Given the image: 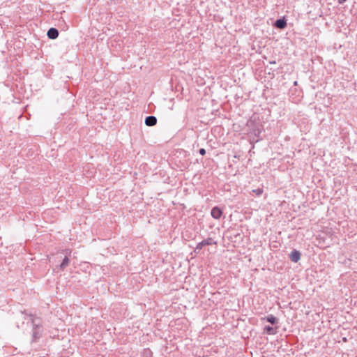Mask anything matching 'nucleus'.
<instances>
[{
    "label": "nucleus",
    "instance_id": "f257e3e1",
    "mask_svg": "<svg viewBox=\"0 0 357 357\" xmlns=\"http://www.w3.org/2000/svg\"><path fill=\"white\" fill-rule=\"evenodd\" d=\"M31 321L33 324L32 337L33 340L36 341L41 337L43 330L39 321L36 319L31 318Z\"/></svg>",
    "mask_w": 357,
    "mask_h": 357
},
{
    "label": "nucleus",
    "instance_id": "f03ea898",
    "mask_svg": "<svg viewBox=\"0 0 357 357\" xmlns=\"http://www.w3.org/2000/svg\"><path fill=\"white\" fill-rule=\"evenodd\" d=\"M213 244H216V242L214 241V240L212 238H207L206 239L203 240L197 245L195 251L196 252L197 250H200L202 249L204 246L210 245Z\"/></svg>",
    "mask_w": 357,
    "mask_h": 357
},
{
    "label": "nucleus",
    "instance_id": "7ed1b4c3",
    "mask_svg": "<svg viewBox=\"0 0 357 357\" xmlns=\"http://www.w3.org/2000/svg\"><path fill=\"white\" fill-rule=\"evenodd\" d=\"M301 252L298 250H294L289 255V258L291 261L296 263L301 259Z\"/></svg>",
    "mask_w": 357,
    "mask_h": 357
},
{
    "label": "nucleus",
    "instance_id": "20e7f679",
    "mask_svg": "<svg viewBox=\"0 0 357 357\" xmlns=\"http://www.w3.org/2000/svg\"><path fill=\"white\" fill-rule=\"evenodd\" d=\"M211 214L213 218L219 219L221 217L222 212L220 208L215 206L211 209Z\"/></svg>",
    "mask_w": 357,
    "mask_h": 357
},
{
    "label": "nucleus",
    "instance_id": "39448f33",
    "mask_svg": "<svg viewBox=\"0 0 357 357\" xmlns=\"http://www.w3.org/2000/svg\"><path fill=\"white\" fill-rule=\"evenodd\" d=\"M157 123V119L154 116H149L145 119V124L147 126H153Z\"/></svg>",
    "mask_w": 357,
    "mask_h": 357
},
{
    "label": "nucleus",
    "instance_id": "423d86ee",
    "mask_svg": "<svg viewBox=\"0 0 357 357\" xmlns=\"http://www.w3.org/2000/svg\"><path fill=\"white\" fill-rule=\"evenodd\" d=\"M275 26L278 28V29H284L287 26V21L283 17V18H280V19H278L275 22V24H274Z\"/></svg>",
    "mask_w": 357,
    "mask_h": 357
},
{
    "label": "nucleus",
    "instance_id": "0eeeda50",
    "mask_svg": "<svg viewBox=\"0 0 357 357\" xmlns=\"http://www.w3.org/2000/svg\"><path fill=\"white\" fill-rule=\"evenodd\" d=\"M47 36L50 39H56L59 36V31L55 28H50L47 31Z\"/></svg>",
    "mask_w": 357,
    "mask_h": 357
},
{
    "label": "nucleus",
    "instance_id": "6e6552de",
    "mask_svg": "<svg viewBox=\"0 0 357 357\" xmlns=\"http://www.w3.org/2000/svg\"><path fill=\"white\" fill-rule=\"evenodd\" d=\"M261 320H266L272 324H275L278 321V319L273 314H269L267 317L261 318Z\"/></svg>",
    "mask_w": 357,
    "mask_h": 357
},
{
    "label": "nucleus",
    "instance_id": "1a4fd4ad",
    "mask_svg": "<svg viewBox=\"0 0 357 357\" xmlns=\"http://www.w3.org/2000/svg\"><path fill=\"white\" fill-rule=\"evenodd\" d=\"M70 264V259H68V257H65L61 262V264H60V268L61 270H63L66 267H67Z\"/></svg>",
    "mask_w": 357,
    "mask_h": 357
},
{
    "label": "nucleus",
    "instance_id": "9d476101",
    "mask_svg": "<svg viewBox=\"0 0 357 357\" xmlns=\"http://www.w3.org/2000/svg\"><path fill=\"white\" fill-rule=\"evenodd\" d=\"M264 331L269 335H273L275 333V329L270 326H266L264 327Z\"/></svg>",
    "mask_w": 357,
    "mask_h": 357
},
{
    "label": "nucleus",
    "instance_id": "9b49d317",
    "mask_svg": "<svg viewBox=\"0 0 357 357\" xmlns=\"http://www.w3.org/2000/svg\"><path fill=\"white\" fill-rule=\"evenodd\" d=\"M254 193L257 196H260L263 193V190L261 188H257L252 190Z\"/></svg>",
    "mask_w": 357,
    "mask_h": 357
},
{
    "label": "nucleus",
    "instance_id": "f8f14e48",
    "mask_svg": "<svg viewBox=\"0 0 357 357\" xmlns=\"http://www.w3.org/2000/svg\"><path fill=\"white\" fill-rule=\"evenodd\" d=\"M199 153L201 155H204L206 154V150L204 149H200L199 151Z\"/></svg>",
    "mask_w": 357,
    "mask_h": 357
},
{
    "label": "nucleus",
    "instance_id": "ddd939ff",
    "mask_svg": "<svg viewBox=\"0 0 357 357\" xmlns=\"http://www.w3.org/2000/svg\"><path fill=\"white\" fill-rule=\"evenodd\" d=\"M340 4L344 3L347 0H337Z\"/></svg>",
    "mask_w": 357,
    "mask_h": 357
}]
</instances>
